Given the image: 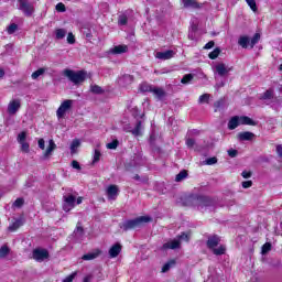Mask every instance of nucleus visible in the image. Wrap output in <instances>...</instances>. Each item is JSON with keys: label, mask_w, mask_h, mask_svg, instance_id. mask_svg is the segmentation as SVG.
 <instances>
[{"label": "nucleus", "mask_w": 282, "mask_h": 282, "mask_svg": "<svg viewBox=\"0 0 282 282\" xmlns=\"http://www.w3.org/2000/svg\"><path fill=\"white\" fill-rule=\"evenodd\" d=\"M120 252H122V245H120V243L113 245L109 249V257H110V259H116V257H118V254H120Z\"/></svg>", "instance_id": "obj_17"}, {"label": "nucleus", "mask_w": 282, "mask_h": 282, "mask_svg": "<svg viewBox=\"0 0 282 282\" xmlns=\"http://www.w3.org/2000/svg\"><path fill=\"white\" fill-rule=\"evenodd\" d=\"M118 83L120 87H129L133 83V75H122L119 77Z\"/></svg>", "instance_id": "obj_13"}, {"label": "nucleus", "mask_w": 282, "mask_h": 282, "mask_svg": "<svg viewBox=\"0 0 282 282\" xmlns=\"http://www.w3.org/2000/svg\"><path fill=\"white\" fill-rule=\"evenodd\" d=\"M155 56L160 61H169V59L173 58V56H175V53L173 50H167L164 52H158Z\"/></svg>", "instance_id": "obj_12"}, {"label": "nucleus", "mask_w": 282, "mask_h": 282, "mask_svg": "<svg viewBox=\"0 0 282 282\" xmlns=\"http://www.w3.org/2000/svg\"><path fill=\"white\" fill-rule=\"evenodd\" d=\"M19 10L23 12L25 17H32L34 14V4L28 0H18Z\"/></svg>", "instance_id": "obj_5"}, {"label": "nucleus", "mask_w": 282, "mask_h": 282, "mask_svg": "<svg viewBox=\"0 0 282 282\" xmlns=\"http://www.w3.org/2000/svg\"><path fill=\"white\" fill-rule=\"evenodd\" d=\"M100 257V250H96L94 252L86 253L82 257L83 261H94V259H98Z\"/></svg>", "instance_id": "obj_21"}, {"label": "nucleus", "mask_w": 282, "mask_h": 282, "mask_svg": "<svg viewBox=\"0 0 282 282\" xmlns=\"http://www.w3.org/2000/svg\"><path fill=\"white\" fill-rule=\"evenodd\" d=\"M195 76L193 74H186L183 76V78L181 79L182 85H188V83H191V80H193Z\"/></svg>", "instance_id": "obj_38"}, {"label": "nucleus", "mask_w": 282, "mask_h": 282, "mask_svg": "<svg viewBox=\"0 0 282 282\" xmlns=\"http://www.w3.org/2000/svg\"><path fill=\"white\" fill-rule=\"evenodd\" d=\"M276 153L280 158H282V145L276 147Z\"/></svg>", "instance_id": "obj_64"}, {"label": "nucleus", "mask_w": 282, "mask_h": 282, "mask_svg": "<svg viewBox=\"0 0 282 282\" xmlns=\"http://www.w3.org/2000/svg\"><path fill=\"white\" fill-rule=\"evenodd\" d=\"M90 91L93 94H97V95H101L105 94V89H102V87L98 86V85H91L90 86Z\"/></svg>", "instance_id": "obj_34"}, {"label": "nucleus", "mask_w": 282, "mask_h": 282, "mask_svg": "<svg viewBox=\"0 0 282 282\" xmlns=\"http://www.w3.org/2000/svg\"><path fill=\"white\" fill-rule=\"evenodd\" d=\"M67 43L69 45H74V43H76V36H74V33H68V35H67Z\"/></svg>", "instance_id": "obj_54"}, {"label": "nucleus", "mask_w": 282, "mask_h": 282, "mask_svg": "<svg viewBox=\"0 0 282 282\" xmlns=\"http://www.w3.org/2000/svg\"><path fill=\"white\" fill-rule=\"evenodd\" d=\"M72 105H74V100H72V99H66L61 104V106L58 107V109L56 111V116H57L58 120H61V118H65V113H67V111H69V109H72Z\"/></svg>", "instance_id": "obj_6"}, {"label": "nucleus", "mask_w": 282, "mask_h": 282, "mask_svg": "<svg viewBox=\"0 0 282 282\" xmlns=\"http://www.w3.org/2000/svg\"><path fill=\"white\" fill-rule=\"evenodd\" d=\"M9 254H10V247H8V245H3L0 248V259H6V257Z\"/></svg>", "instance_id": "obj_33"}, {"label": "nucleus", "mask_w": 282, "mask_h": 282, "mask_svg": "<svg viewBox=\"0 0 282 282\" xmlns=\"http://www.w3.org/2000/svg\"><path fill=\"white\" fill-rule=\"evenodd\" d=\"M274 96V90L268 89L263 93V95L260 97V100H272Z\"/></svg>", "instance_id": "obj_32"}, {"label": "nucleus", "mask_w": 282, "mask_h": 282, "mask_svg": "<svg viewBox=\"0 0 282 282\" xmlns=\"http://www.w3.org/2000/svg\"><path fill=\"white\" fill-rule=\"evenodd\" d=\"M239 120H240V124H248L249 127H257V123L254 122V120H252L248 116H241V117H239Z\"/></svg>", "instance_id": "obj_25"}, {"label": "nucleus", "mask_w": 282, "mask_h": 282, "mask_svg": "<svg viewBox=\"0 0 282 282\" xmlns=\"http://www.w3.org/2000/svg\"><path fill=\"white\" fill-rule=\"evenodd\" d=\"M226 86V79H221L220 82L216 83L215 87L217 90L221 89V87Z\"/></svg>", "instance_id": "obj_58"}, {"label": "nucleus", "mask_w": 282, "mask_h": 282, "mask_svg": "<svg viewBox=\"0 0 282 282\" xmlns=\"http://www.w3.org/2000/svg\"><path fill=\"white\" fill-rule=\"evenodd\" d=\"M238 45H240V47H243V50L248 48V45H250V37L246 35L240 36L238 40Z\"/></svg>", "instance_id": "obj_28"}, {"label": "nucleus", "mask_w": 282, "mask_h": 282, "mask_svg": "<svg viewBox=\"0 0 282 282\" xmlns=\"http://www.w3.org/2000/svg\"><path fill=\"white\" fill-rule=\"evenodd\" d=\"M213 254H215L216 257H221V254H226V246L220 245L218 248L214 247L212 249Z\"/></svg>", "instance_id": "obj_27"}, {"label": "nucleus", "mask_w": 282, "mask_h": 282, "mask_svg": "<svg viewBox=\"0 0 282 282\" xmlns=\"http://www.w3.org/2000/svg\"><path fill=\"white\" fill-rule=\"evenodd\" d=\"M63 202V210L69 213V210L76 206V196L73 194L64 195Z\"/></svg>", "instance_id": "obj_7"}, {"label": "nucleus", "mask_w": 282, "mask_h": 282, "mask_svg": "<svg viewBox=\"0 0 282 282\" xmlns=\"http://www.w3.org/2000/svg\"><path fill=\"white\" fill-rule=\"evenodd\" d=\"M111 54H127L129 52V46L127 45H117L110 50Z\"/></svg>", "instance_id": "obj_22"}, {"label": "nucleus", "mask_w": 282, "mask_h": 282, "mask_svg": "<svg viewBox=\"0 0 282 282\" xmlns=\"http://www.w3.org/2000/svg\"><path fill=\"white\" fill-rule=\"evenodd\" d=\"M44 74H45V68H39L37 70L32 73L31 77L33 78V80H36L39 76H43Z\"/></svg>", "instance_id": "obj_40"}, {"label": "nucleus", "mask_w": 282, "mask_h": 282, "mask_svg": "<svg viewBox=\"0 0 282 282\" xmlns=\"http://www.w3.org/2000/svg\"><path fill=\"white\" fill-rule=\"evenodd\" d=\"M142 129H143V127H142V121H141V120H138L137 123H135L134 129H132V130L130 131V133H132V135H134L135 138H138V137L142 135Z\"/></svg>", "instance_id": "obj_23"}, {"label": "nucleus", "mask_w": 282, "mask_h": 282, "mask_svg": "<svg viewBox=\"0 0 282 282\" xmlns=\"http://www.w3.org/2000/svg\"><path fill=\"white\" fill-rule=\"evenodd\" d=\"M183 2V8H192L193 10H199L202 8V4L197 2V0H182Z\"/></svg>", "instance_id": "obj_16"}, {"label": "nucleus", "mask_w": 282, "mask_h": 282, "mask_svg": "<svg viewBox=\"0 0 282 282\" xmlns=\"http://www.w3.org/2000/svg\"><path fill=\"white\" fill-rule=\"evenodd\" d=\"M152 218L149 216H141L134 219H128L120 225L121 230L128 232V230H135V228H142L143 224H149Z\"/></svg>", "instance_id": "obj_2"}, {"label": "nucleus", "mask_w": 282, "mask_h": 282, "mask_svg": "<svg viewBox=\"0 0 282 282\" xmlns=\"http://www.w3.org/2000/svg\"><path fill=\"white\" fill-rule=\"evenodd\" d=\"M23 224H25V219L23 217H20L15 219V221L12 225L9 226L8 230L10 232H17V230H19V228H21Z\"/></svg>", "instance_id": "obj_15"}, {"label": "nucleus", "mask_w": 282, "mask_h": 282, "mask_svg": "<svg viewBox=\"0 0 282 282\" xmlns=\"http://www.w3.org/2000/svg\"><path fill=\"white\" fill-rule=\"evenodd\" d=\"M180 246H181L180 239H174L170 242H165L163 245V250H177Z\"/></svg>", "instance_id": "obj_18"}, {"label": "nucleus", "mask_w": 282, "mask_h": 282, "mask_svg": "<svg viewBox=\"0 0 282 282\" xmlns=\"http://www.w3.org/2000/svg\"><path fill=\"white\" fill-rule=\"evenodd\" d=\"M219 54H221V48L219 47H216L213 52H210L208 54V57L212 59V61H215V58H217L219 56Z\"/></svg>", "instance_id": "obj_36"}, {"label": "nucleus", "mask_w": 282, "mask_h": 282, "mask_svg": "<svg viewBox=\"0 0 282 282\" xmlns=\"http://www.w3.org/2000/svg\"><path fill=\"white\" fill-rule=\"evenodd\" d=\"M232 67L226 65L225 63H218L214 67V78L219 80V78H228Z\"/></svg>", "instance_id": "obj_4"}, {"label": "nucleus", "mask_w": 282, "mask_h": 282, "mask_svg": "<svg viewBox=\"0 0 282 282\" xmlns=\"http://www.w3.org/2000/svg\"><path fill=\"white\" fill-rule=\"evenodd\" d=\"M83 34L85 35V39H87V41H91V39H94V34H91V29L84 28Z\"/></svg>", "instance_id": "obj_43"}, {"label": "nucleus", "mask_w": 282, "mask_h": 282, "mask_svg": "<svg viewBox=\"0 0 282 282\" xmlns=\"http://www.w3.org/2000/svg\"><path fill=\"white\" fill-rule=\"evenodd\" d=\"M65 36H67V30H65V29H56L55 30V39L57 41H63V39H65Z\"/></svg>", "instance_id": "obj_30"}, {"label": "nucleus", "mask_w": 282, "mask_h": 282, "mask_svg": "<svg viewBox=\"0 0 282 282\" xmlns=\"http://www.w3.org/2000/svg\"><path fill=\"white\" fill-rule=\"evenodd\" d=\"M56 150V143L54 142V140H50L48 141V147L44 153V159L50 158V155H52V152H54Z\"/></svg>", "instance_id": "obj_24"}, {"label": "nucleus", "mask_w": 282, "mask_h": 282, "mask_svg": "<svg viewBox=\"0 0 282 282\" xmlns=\"http://www.w3.org/2000/svg\"><path fill=\"white\" fill-rule=\"evenodd\" d=\"M72 166H73V169H76L77 171H80V163H78V161H73Z\"/></svg>", "instance_id": "obj_63"}, {"label": "nucleus", "mask_w": 282, "mask_h": 282, "mask_svg": "<svg viewBox=\"0 0 282 282\" xmlns=\"http://www.w3.org/2000/svg\"><path fill=\"white\" fill-rule=\"evenodd\" d=\"M76 279V272L72 273L70 275L66 276L62 282H72Z\"/></svg>", "instance_id": "obj_56"}, {"label": "nucleus", "mask_w": 282, "mask_h": 282, "mask_svg": "<svg viewBox=\"0 0 282 282\" xmlns=\"http://www.w3.org/2000/svg\"><path fill=\"white\" fill-rule=\"evenodd\" d=\"M215 107V112L221 111V109H226L227 104H226V98H220L218 101L214 104Z\"/></svg>", "instance_id": "obj_26"}, {"label": "nucleus", "mask_w": 282, "mask_h": 282, "mask_svg": "<svg viewBox=\"0 0 282 282\" xmlns=\"http://www.w3.org/2000/svg\"><path fill=\"white\" fill-rule=\"evenodd\" d=\"M37 144H39L40 149H42V151L45 150V140L44 139H40L37 141Z\"/></svg>", "instance_id": "obj_62"}, {"label": "nucleus", "mask_w": 282, "mask_h": 282, "mask_svg": "<svg viewBox=\"0 0 282 282\" xmlns=\"http://www.w3.org/2000/svg\"><path fill=\"white\" fill-rule=\"evenodd\" d=\"M21 144V150L24 152V153H30V143L28 142H22L20 143Z\"/></svg>", "instance_id": "obj_53"}, {"label": "nucleus", "mask_w": 282, "mask_h": 282, "mask_svg": "<svg viewBox=\"0 0 282 282\" xmlns=\"http://www.w3.org/2000/svg\"><path fill=\"white\" fill-rule=\"evenodd\" d=\"M63 75L70 80L74 85H80L87 80V72L85 70H72V69H64Z\"/></svg>", "instance_id": "obj_3"}, {"label": "nucleus", "mask_w": 282, "mask_h": 282, "mask_svg": "<svg viewBox=\"0 0 282 282\" xmlns=\"http://www.w3.org/2000/svg\"><path fill=\"white\" fill-rule=\"evenodd\" d=\"M23 204H25V200L23 198H17L13 203V206H15V208H21Z\"/></svg>", "instance_id": "obj_52"}, {"label": "nucleus", "mask_w": 282, "mask_h": 282, "mask_svg": "<svg viewBox=\"0 0 282 282\" xmlns=\"http://www.w3.org/2000/svg\"><path fill=\"white\" fill-rule=\"evenodd\" d=\"M249 8L252 12H257L259 9L257 8V0H246Z\"/></svg>", "instance_id": "obj_45"}, {"label": "nucleus", "mask_w": 282, "mask_h": 282, "mask_svg": "<svg viewBox=\"0 0 282 282\" xmlns=\"http://www.w3.org/2000/svg\"><path fill=\"white\" fill-rule=\"evenodd\" d=\"M75 239H82L85 236V229L83 228V224L79 221L73 232Z\"/></svg>", "instance_id": "obj_20"}, {"label": "nucleus", "mask_w": 282, "mask_h": 282, "mask_svg": "<svg viewBox=\"0 0 282 282\" xmlns=\"http://www.w3.org/2000/svg\"><path fill=\"white\" fill-rule=\"evenodd\" d=\"M209 100H210V94H204L198 98L199 105H204V102L208 105Z\"/></svg>", "instance_id": "obj_39"}, {"label": "nucleus", "mask_w": 282, "mask_h": 282, "mask_svg": "<svg viewBox=\"0 0 282 282\" xmlns=\"http://www.w3.org/2000/svg\"><path fill=\"white\" fill-rule=\"evenodd\" d=\"M55 8H56L57 12H65V10H66L63 2L57 3Z\"/></svg>", "instance_id": "obj_59"}, {"label": "nucleus", "mask_w": 282, "mask_h": 282, "mask_svg": "<svg viewBox=\"0 0 282 282\" xmlns=\"http://www.w3.org/2000/svg\"><path fill=\"white\" fill-rule=\"evenodd\" d=\"M101 153L99 152V150H95V154H94V159H93V164H96L98 162H100V158H101Z\"/></svg>", "instance_id": "obj_49"}, {"label": "nucleus", "mask_w": 282, "mask_h": 282, "mask_svg": "<svg viewBox=\"0 0 282 282\" xmlns=\"http://www.w3.org/2000/svg\"><path fill=\"white\" fill-rule=\"evenodd\" d=\"M78 147H80V141L78 139L73 140V142L70 144L72 153H74V149H78Z\"/></svg>", "instance_id": "obj_50"}, {"label": "nucleus", "mask_w": 282, "mask_h": 282, "mask_svg": "<svg viewBox=\"0 0 282 282\" xmlns=\"http://www.w3.org/2000/svg\"><path fill=\"white\" fill-rule=\"evenodd\" d=\"M219 243H221V238L217 235H213L207 238L206 246L208 250H213L214 248H217Z\"/></svg>", "instance_id": "obj_10"}, {"label": "nucleus", "mask_w": 282, "mask_h": 282, "mask_svg": "<svg viewBox=\"0 0 282 282\" xmlns=\"http://www.w3.org/2000/svg\"><path fill=\"white\" fill-rule=\"evenodd\" d=\"M240 120H239V116H234L230 118V120L228 121V129L229 131H235V129H237V127H239Z\"/></svg>", "instance_id": "obj_19"}, {"label": "nucleus", "mask_w": 282, "mask_h": 282, "mask_svg": "<svg viewBox=\"0 0 282 282\" xmlns=\"http://www.w3.org/2000/svg\"><path fill=\"white\" fill-rule=\"evenodd\" d=\"M151 94H154V96H156L159 100H162V98L166 96V93L164 91V89L158 88V87H153Z\"/></svg>", "instance_id": "obj_29"}, {"label": "nucleus", "mask_w": 282, "mask_h": 282, "mask_svg": "<svg viewBox=\"0 0 282 282\" xmlns=\"http://www.w3.org/2000/svg\"><path fill=\"white\" fill-rule=\"evenodd\" d=\"M118 144H120V142L118 140H113L112 142L107 143V149H118Z\"/></svg>", "instance_id": "obj_51"}, {"label": "nucleus", "mask_w": 282, "mask_h": 282, "mask_svg": "<svg viewBox=\"0 0 282 282\" xmlns=\"http://www.w3.org/2000/svg\"><path fill=\"white\" fill-rule=\"evenodd\" d=\"M241 176H242L245 180H248V178L252 177V172L243 171V172L241 173Z\"/></svg>", "instance_id": "obj_60"}, {"label": "nucleus", "mask_w": 282, "mask_h": 282, "mask_svg": "<svg viewBox=\"0 0 282 282\" xmlns=\"http://www.w3.org/2000/svg\"><path fill=\"white\" fill-rule=\"evenodd\" d=\"M128 21H129V18L127 17V13H122L118 17L119 25H127Z\"/></svg>", "instance_id": "obj_35"}, {"label": "nucleus", "mask_w": 282, "mask_h": 282, "mask_svg": "<svg viewBox=\"0 0 282 282\" xmlns=\"http://www.w3.org/2000/svg\"><path fill=\"white\" fill-rule=\"evenodd\" d=\"M33 259L39 263H43L45 259H50V251H47V249H41V248L34 249Z\"/></svg>", "instance_id": "obj_8"}, {"label": "nucleus", "mask_w": 282, "mask_h": 282, "mask_svg": "<svg viewBox=\"0 0 282 282\" xmlns=\"http://www.w3.org/2000/svg\"><path fill=\"white\" fill-rule=\"evenodd\" d=\"M188 177V172L186 170H182L176 176L175 182H184Z\"/></svg>", "instance_id": "obj_31"}, {"label": "nucleus", "mask_w": 282, "mask_h": 282, "mask_svg": "<svg viewBox=\"0 0 282 282\" xmlns=\"http://www.w3.org/2000/svg\"><path fill=\"white\" fill-rule=\"evenodd\" d=\"M19 30V25L17 23H12L8 26V34H14Z\"/></svg>", "instance_id": "obj_46"}, {"label": "nucleus", "mask_w": 282, "mask_h": 282, "mask_svg": "<svg viewBox=\"0 0 282 282\" xmlns=\"http://www.w3.org/2000/svg\"><path fill=\"white\" fill-rule=\"evenodd\" d=\"M238 154H239V151H237L235 149L228 150L229 158H237Z\"/></svg>", "instance_id": "obj_57"}, {"label": "nucleus", "mask_w": 282, "mask_h": 282, "mask_svg": "<svg viewBox=\"0 0 282 282\" xmlns=\"http://www.w3.org/2000/svg\"><path fill=\"white\" fill-rule=\"evenodd\" d=\"M120 193V189L118 188V185H109L106 189V195L110 202L116 200Z\"/></svg>", "instance_id": "obj_9"}, {"label": "nucleus", "mask_w": 282, "mask_h": 282, "mask_svg": "<svg viewBox=\"0 0 282 282\" xmlns=\"http://www.w3.org/2000/svg\"><path fill=\"white\" fill-rule=\"evenodd\" d=\"M252 186V181H243L242 182V188H250Z\"/></svg>", "instance_id": "obj_61"}, {"label": "nucleus", "mask_w": 282, "mask_h": 282, "mask_svg": "<svg viewBox=\"0 0 282 282\" xmlns=\"http://www.w3.org/2000/svg\"><path fill=\"white\" fill-rule=\"evenodd\" d=\"M188 202L193 204V206L198 208V210H200L202 213H204V210H208V208L209 210H213L215 206H217V200L208 196L202 195L192 196L188 198Z\"/></svg>", "instance_id": "obj_1"}, {"label": "nucleus", "mask_w": 282, "mask_h": 282, "mask_svg": "<svg viewBox=\"0 0 282 282\" xmlns=\"http://www.w3.org/2000/svg\"><path fill=\"white\" fill-rule=\"evenodd\" d=\"M186 147L188 149H193L195 147V139H191V138L186 139Z\"/></svg>", "instance_id": "obj_55"}, {"label": "nucleus", "mask_w": 282, "mask_h": 282, "mask_svg": "<svg viewBox=\"0 0 282 282\" xmlns=\"http://www.w3.org/2000/svg\"><path fill=\"white\" fill-rule=\"evenodd\" d=\"M259 41H261V34L260 33H256L251 41H249L251 47H254L257 45V43H259Z\"/></svg>", "instance_id": "obj_37"}, {"label": "nucleus", "mask_w": 282, "mask_h": 282, "mask_svg": "<svg viewBox=\"0 0 282 282\" xmlns=\"http://www.w3.org/2000/svg\"><path fill=\"white\" fill-rule=\"evenodd\" d=\"M204 164H206L207 166H213V164H217V158L214 156V158L206 159L204 161Z\"/></svg>", "instance_id": "obj_48"}, {"label": "nucleus", "mask_w": 282, "mask_h": 282, "mask_svg": "<svg viewBox=\"0 0 282 282\" xmlns=\"http://www.w3.org/2000/svg\"><path fill=\"white\" fill-rule=\"evenodd\" d=\"M140 90L143 91V93H147V91L152 93L153 91V86H151L147 83H143V84L140 85Z\"/></svg>", "instance_id": "obj_41"}, {"label": "nucleus", "mask_w": 282, "mask_h": 282, "mask_svg": "<svg viewBox=\"0 0 282 282\" xmlns=\"http://www.w3.org/2000/svg\"><path fill=\"white\" fill-rule=\"evenodd\" d=\"M26 138H28V133L25 131L20 132L18 134V142H19V144L25 142Z\"/></svg>", "instance_id": "obj_47"}, {"label": "nucleus", "mask_w": 282, "mask_h": 282, "mask_svg": "<svg viewBox=\"0 0 282 282\" xmlns=\"http://www.w3.org/2000/svg\"><path fill=\"white\" fill-rule=\"evenodd\" d=\"M254 138H256L254 133H252L250 131H245V132L238 133V140L240 142H250L251 140H254Z\"/></svg>", "instance_id": "obj_14"}, {"label": "nucleus", "mask_w": 282, "mask_h": 282, "mask_svg": "<svg viewBox=\"0 0 282 282\" xmlns=\"http://www.w3.org/2000/svg\"><path fill=\"white\" fill-rule=\"evenodd\" d=\"M270 250H272V243L265 242V243L262 246L261 254H268V252H270Z\"/></svg>", "instance_id": "obj_42"}, {"label": "nucleus", "mask_w": 282, "mask_h": 282, "mask_svg": "<svg viewBox=\"0 0 282 282\" xmlns=\"http://www.w3.org/2000/svg\"><path fill=\"white\" fill-rule=\"evenodd\" d=\"M173 265H175V260H171L167 263H165L162 267V272H169V270H171V268H173Z\"/></svg>", "instance_id": "obj_44"}, {"label": "nucleus", "mask_w": 282, "mask_h": 282, "mask_svg": "<svg viewBox=\"0 0 282 282\" xmlns=\"http://www.w3.org/2000/svg\"><path fill=\"white\" fill-rule=\"evenodd\" d=\"M19 109H21V99H13L9 102L8 113H10V116H14Z\"/></svg>", "instance_id": "obj_11"}]
</instances>
